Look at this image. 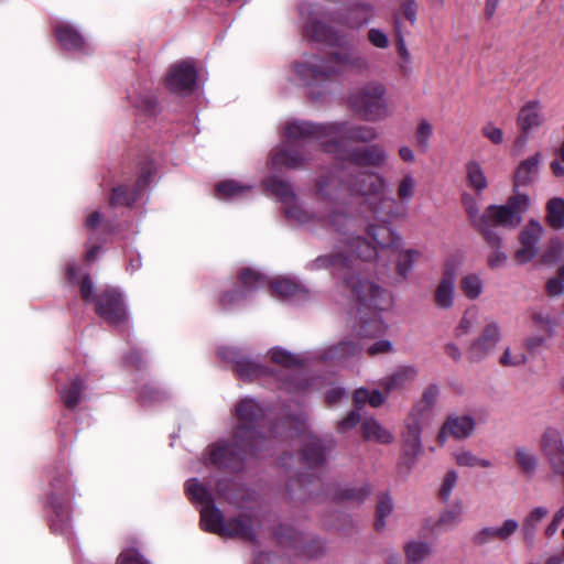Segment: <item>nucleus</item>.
Listing matches in <instances>:
<instances>
[{
	"mask_svg": "<svg viewBox=\"0 0 564 564\" xmlns=\"http://www.w3.org/2000/svg\"><path fill=\"white\" fill-rule=\"evenodd\" d=\"M305 158L300 155L297 150L294 149H280L272 155L274 166H284L295 169L302 165Z\"/></svg>",
	"mask_w": 564,
	"mask_h": 564,
	"instance_id": "37",
	"label": "nucleus"
},
{
	"mask_svg": "<svg viewBox=\"0 0 564 564\" xmlns=\"http://www.w3.org/2000/svg\"><path fill=\"white\" fill-rule=\"evenodd\" d=\"M432 133H433V128H432L431 123L426 120H421L417 126L416 133H415V139H416L417 145L420 148H422L423 150H426L429 148L430 138H431Z\"/></svg>",
	"mask_w": 564,
	"mask_h": 564,
	"instance_id": "61",
	"label": "nucleus"
},
{
	"mask_svg": "<svg viewBox=\"0 0 564 564\" xmlns=\"http://www.w3.org/2000/svg\"><path fill=\"white\" fill-rule=\"evenodd\" d=\"M185 488L188 498L200 507L213 503L210 492L197 479L188 480Z\"/></svg>",
	"mask_w": 564,
	"mask_h": 564,
	"instance_id": "42",
	"label": "nucleus"
},
{
	"mask_svg": "<svg viewBox=\"0 0 564 564\" xmlns=\"http://www.w3.org/2000/svg\"><path fill=\"white\" fill-rule=\"evenodd\" d=\"M549 514V510L545 507H535L533 508L524 518L522 524V533L524 539L528 542H532L534 539V534L538 530L541 521Z\"/></svg>",
	"mask_w": 564,
	"mask_h": 564,
	"instance_id": "31",
	"label": "nucleus"
},
{
	"mask_svg": "<svg viewBox=\"0 0 564 564\" xmlns=\"http://www.w3.org/2000/svg\"><path fill=\"white\" fill-rule=\"evenodd\" d=\"M530 208V197L525 193H513L505 204H492L485 209V218L489 229L492 226L509 229L517 228L522 223V216Z\"/></svg>",
	"mask_w": 564,
	"mask_h": 564,
	"instance_id": "5",
	"label": "nucleus"
},
{
	"mask_svg": "<svg viewBox=\"0 0 564 564\" xmlns=\"http://www.w3.org/2000/svg\"><path fill=\"white\" fill-rule=\"evenodd\" d=\"M368 235L381 249H390L392 247L398 248L400 238L386 225L367 228Z\"/></svg>",
	"mask_w": 564,
	"mask_h": 564,
	"instance_id": "30",
	"label": "nucleus"
},
{
	"mask_svg": "<svg viewBox=\"0 0 564 564\" xmlns=\"http://www.w3.org/2000/svg\"><path fill=\"white\" fill-rule=\"evenodd\" d=\"M367 205L369 212L382 223H388L400 215L397 199L386 193L369 198Z\"/></svg>",
	"mask_w": 564,
	"mask_h": 564,
	"instance_id": "18",
	"label": "nucleus"
},
{
	"mask_svg": "<svg viewBox=\"0 0 564 564\" xmlns=\"http://www.w3.org/2000/svg\"><path fill=\"white\" fill-rule=\"evenodd\" d=\"M502 339V327L496 319L489 318L468 346V357L473 361H480L490 356Z\"/></svg>",
	"mask_w": 564,
	"mask_h": 564,
	"instance_id": "8",
	"label": "nucleus"
},
{
	"mask_svg": "<svg viewBox=\"0 0 564 564\" xmlns=\"http://www.w3.org/2000/svg\"><path fill=\"white\" fill-rule=\"evenodd\" d=\"M486 243L490 248V253L487 258V264L491 270L501 269L507 265L508 254L503 250V240L501 236L494 229L482 234Z\"/></svg>",
	"mask_w": 564,
	"mask_h": 564,
	"instance_id": "20",
	"label": "nucleus"
},
{
	"mask_svg": "<svg viewBox=\"0 0 564 564\" xmlns=\"http://www.w3.org/2000/svg\"><path fill=\"white\" fill-rule=\"evenodd\" d=\"M477 322V312L475 310L466 311L458 324L454 328V336L458 339L469 335Z\"/></svg>",
	"mask_w": 564,
	"mask_h": 564,
	"instance_id": "45",
	"label": "nucleus"
},
{
	"mask_svg": "<svg viewBox=\"0 0 564 564\" xmlns=\"http://www.w3.org/2000/svg\"><path fill=\"white\" fill-rule=\"evenodd\" d=\"M94 285L89 276H85L80 282V294L84 301H95L93 295ZM96 311L107 322L118 325L126 317V308L121 295L112 291H106L96 299Z\"/></svg>",
	"mask_w": 564,
	"mask_h": 564,
	"instance_id": "7",
	"label": "nucleus"
},
{
	"mask_svg": "<svg viewBox=\"0 0 564 564\" xmlns=\"http://www.w3.org/2000/svg\"><path fill=\"white\" fill-rule=\"evenodd\" d=\"M467 185L474 192L480 194L488 187V180L481 164L475 160L465 164Z\"/></svg>",
	"mask_w": 564,
	"mask_h": 564,
	"instance_id": "25",
	"label": "nucleus"
},
{
	"mask_svg": "<svg viewBox=\"0 0 564 564\" xmlns=\"http://www.w3.org/2000/svg\"><path fill=\"white\" fill-rule=\"evenodd\" d=\"M528 321L532 329L552 337L556 326L552 311L547 307L534 306L528 311Z\"/></svg>",
	"mask_w": 564,
	"mask_h": 564,
	"instance_id": "23",
	"label": "nucleus"
},
{
	"mask_svg": "<svg viewBox=\"0 0 564 564\" xmlns=\"http://www.w3.org/2000/svg\"><path fill=\"white\" fill-rule=\"evenodd\" d=\"M348 259L341 256H323L318 257L314 262L313 267L316 269L333 268L335 270H341L348 267Z\"/></svg>",
	"mask_w": 564,
	"mask_h": 564,
	"instance_id": "54",
	"label": "nucleus"
},
{
	"mask_svg": "<svg viewBox=\"0 0 564 564\" xmlns=\"http://www.w3.org/2000/svg\"><path fill=\"white\" fill-rule=\"evenodd\" d=\"M361 348L354 344L350 340H345L339 343L338 345L329 347L323 355L322 358L327 359H336V360H346L350 357L359 355Z\"/></svg>",
	"mask_w": 564,
	"mask_h": 564,
	"instance_id": "33",
	"label": "nucleus"
},
{
	"mask_svg": "<svg viewBox=\"0 0 564 564\" xmlns=\"http://www.w3.org/2000/svg\"><path fill=\"white\" fill-rule=\"evenodd\" d=\"M236 414L241 422L235 435L237 443L235 445L217 444L212 446L208 455L209 460L215 465L227 466L229 456L236 455V449L240 446V443L247 441L251 445V441L257 434L250 423L262 414V410L254 400L242 399L237 404Z\"/></svg>",
	"mask_w": 564,
	"mask_h": 564,
	"instance_id": "3",
	"label": "nucleus"
},
{
	"mask_svg": "<svg viewBox=\"0 0 564 564\" xmlns=\"http://www.w3.org/2000/svg\"><path fill=\"white\" fill-rule=\"evenodd\" d=\"M336 156L351 164L369 167H382L389 160V153L379 144L355 148Z\"/></svg>",
	"mask_w": 564,
	"mask_h": 564,
	"instance_id": "12",
	"label": "nucleus"
},
{
	"mask_svg": "<svg viewBox=\"0 0 564 564\" xmlns=\"http://www.w3.org/2000/svg\"><path fill=\"white\" fill-rule=\"evenodd\" d=\"M463 293L470 300L478 299L484 290V282L479 274L468 273L460 280Z\"/></svg>",
	"mask_w": 564,
	"mask_h": 564,
	"instance_id": "40",
	"label": "nucleus"
},
{
	"mask_svg": "<svg viewBox=\"0 0 564 564\" xmlns=\"http://www.w3.org/2000/svg\"><path fill=\"white\" fill-rule=\"evenodd\" d=\"M199 512L200 525L205 531L223 536L252 538L250 519L248 517H240L239 519L225 522L220 511L213 503L200 507Z\"/></svg>",
	"mask_w": 564,
	"mask_h": 564,
	"instance_id": "6",
	"label": "nucleus"
},
{
	"mask_svg": "<svg viewBox=\"0 0 564 564\" xmlns=\"http://www.w3.org/2000/svg\"><path fill=\"white\" fill-rule=\"evenodd\" d=\"M463 202L470 221L481 232V235L490 230L488 221L485 218V212L482 214L479 213L477 203L470 196L464 197Z\"/></svg>",
	"mask_w": 564,
	"mask_h": 564,
	"instance_id": "41",
	"label": "nucleus"
},
{
	"mask_svg": "<svg viewBox=\"0 0 564 564\" xmlns=\"http://www.w3.org/2000/svg\"><path fill=\"white\" fill-rule=\"evenodd\" d=\"M196 84L195 66L189 61L173 65L166 75V87L175 93L188 94Z\"/></svg>",
	"mask_w": 564,
	"mask_h": 564,
	"instance_id": "14",
	"label": "nucleus"
},
{
	"mask_svg": "<svg viewBox=\"0 0 564 564\" xmlns=\"http://www.w3.org/2000/svg\"><path fill=\"white\" fill-rule=\"evenodd\" d=\"M481 134L495 145H500L505 141L502 130L494 122H487L481 127Z\"/></svg>",
	"mask_w": 564,
	"mask_h": 564,
	"instance_id": "60",
	"label": "nucleus"
},
{
	"mask_svg": "<svg viewBox=\"0 0 564 564\" xmlns=\"http://www.w3.org/2000/svg\"><path fill=\"white\" fill-rule=\"evenodd\" d=\"M527 361V355L519 347L506 346L499 357V364L503 367H522Z\"/></svg>",
	"mask_w": 564,
	"mask_h": 564,
	"instance_id": "44",
	"label": "nucleus"
},
{
	"mask_svg": "<svg viewBox=\"0 0 564 564\" xmlns=\"http://www.w3.org/2000/svg\"><path fill=\"white\" fill-rule=\"evenodd\" d=\"M546 221L554 229L564 228V199L552 198L546 205Z\"/></svg>",
	"mask_w": 564,
	"mask_h": 564,
	"instance_id": "36",
	"label": "nucleus"
},
{
	"mask_svg": "<svg viewBox=\"0 0 564 564\" xmlns=\"http://www.w3.org/2000/svg\"><path fill=\"white\" fill-rule=\"evenodd\" d=\"M236 371L239 375V377L245 379H251L258 376L261 372V369L259 366L251 361L241 360L236 361Z\"/></svg>",
	"mask_w": 564,
	"mask_h": 564,
	"instance_id": "63",
	"label": "nucleus"
},
{
	"mask_svg": "<svg viewBox=\"0 0 564 564\" xmlns=\"http://www.w3.org/2000/svg\"><path fill=\"white\" fill-rule=\"evenodd\" d=\"M305 441L303 458L312 465L321 464L325 458L321 441L312 435L305 436Z\"/></svg>",
	"mask_w": 564,
	"mask_h": 564,
	"instance_id": "39",
	"label": "nucleus"
},
{
	"mask_svg": "<svg viewBox=\"0 0 564 564\" xmlns=\"http://www.w3.org/2000/svg\"><path fill=\"white\" fill-rule=\"evenodd\" d=\"M453 459L456 465L460 467H481V468H490L492 463L490 459L478 458L473 452L467 448H458L453 453Z\"/></svg>",
	"mask_w": 564,
	"mask_h": 564,
	"instance_id": "35",
	"label": "nucleus"
},
{
	"mask_svg": "<svg viewBox=\"0 0 564 564\" xmlns=\"http://www.w3.org/2000/svg\"><path fill=\"white\" fill-rule=\"evenodd\" d=\"M497 527V540L507 541L509 540L519 529V523L514 519H507Z\"/></svg>",
	"mask_w": 564,
	"mask_h": 564,
	"instance_id": "62",
	"label": "nucleus"
},
{
	"mask_svg": "<svg viewBox=\"0 0 564 564\" xmlns=\"http://www.w3.org/2000/svg\"><path fill=\"white\" fill-rule=\"evenodd\" d=\"M269 188L271 192L281 198L284 203V213L288 218L294 219L300 224H310L312 220V216L307 210L303 209L294 198V194L292 192L291 186L282 181H272L269 183Z\"/></svg>",
	"mask_w": 564,
	"mask_h": 564,
	"instance_id": "13",
	"label": "nucleus"
},
{
	"mask_svg": "<svg viewBox=\"0 0 564 564\" xmlns=\"http://www.w3.org/2000/svg\"><path fill=\"white\" fill-rule=\"evenodd\" d=\"M274 293L282 297L294 296L299 291L300 286L289 278H279L272 283Z\"/></svg>",
	"mask_w": 564,
	"mask_h": 564,
	"instance_id": "53",
	"label": "nucleus"
},
{
	"mask_svg": "<svg viewBox=\"0 0 564 564\" xmlns=\"http://www.w3.org/2000/svg\"><path fill=\"white\" fill-rule=\"evenodd\" d=\"M421 422L411 420L403 433V442L409 453L416 455L421 451Z\"/></svg>",
	"mask_w": 564,
	"mask_h": 564,
	"instance_id": "38",
	"label": "nucleus"
},
{
	"mask_svg": "<svg viewBox=\"0 0 564 564\" xmlns=\"http://www.w3.org/2000/svg\"><path fill=\"white\" fill-rule=\"evenodd\" d=\"M417 257L419 252L412 249L399 251L397 264L399 274L405 278L412 269V264L417 259Z\"/></svg>",
	"mask_w": 564,
	"mask_h": 564,
	"instance_id": "51",
	"label": "nucleus"
},
{
	"mask_svg": "<svg viewBox=\"0 0 564 564\" xmlns=\"http://www.w3.org/2000/svg\"><path fill=\"white\" fill-rule=\"evenodd\" d=\"M393 511V503L389 497H381L376 512L375 527L378 531H381L386 528V519L391 516Z\"/></svg>",
	"mask_w": 564,
	"mask_h": 564,
	"instance_id": "50",
	"label": "nucleus"
},
{
	"mask_svg": "<svg viewBox=\"0 0 564 564\" xmlns=\"http://www.w3.org/2000/svg\"><path fill=\"white\" fill-rule=\"evenodd\" d=\"M406 564H423L431 555L432 549L423 541H412L404 546Z\"/></svg>",
	"mask_w": 564,
	"mask_h": 564,
	"instance_id": "34",
	"label": "nucleus"
},
{
	"mask_svg": "<svg viewBox=\"0 0 564 564\" xmlns=\"http://www.w3.org/2000/svg\"><path fill=\"white\" fill-rule=\"evenodd\" d=\"M306 34L316 41H326L330 44L338 43L332 30L321 22L311 23L306 28Z\"/></svg>",
	"mask_w": 564,
	"mask_h": 564,
	"instance_id": "46",
	"label": "nucleus"
},
{
	"mask_svg": "<svg viewBox=\"0 0 564 564\" xmlns=\"http://www.w3.org/2000/svg\"><path fill=\"white\" fill-rule=\"evenodd\" d=\"M457 481H458V474L455 470H448L445 474L444 479L441 485V488H440V497L444 501H447L451 498L452 492L457 485Z\"/></svg>",
	"mask_w": 564,
	"mask_h": 564,
	"instance_id": "58",
	"label": "nucleus"
},
{
	"mask_svg": "<svg viewBox=\"0 0 564 564\" xmlns=\"http://www.w3.org/2000/svg\"><path fill=\"white\" fill-rule=\"evenodd\" d=\"M388 186L386 177L378 172H370L362 175V178L355 183L354 192L369 198L386 192Z\"/></svg>",
	"mask_w": 564,
	"mask_h": 564,
	"instance_id": "22",
	"label": "nucleus"
},
{
	"mask_svg": "<svg viewBox=\"0 0 564 564\" xmlns=\"http://www.w3.org/2000/svg\"><path fill=\"white\" fill-rule=\"evenodd\" d=\"M250 187L242 186L235 181H225L218 184L217 194L220 198H235L242 196Z\"/></svg>",
	"mask_w": 564,
	"mask_h": 564,
	"instance_id": "49",
	"label": "nucleus"
},
{
	"mask_svg": "<svg viewBox=\"0 0 564 564\" xmlns=\"http://www.w3.org/2000/svg\"><path fill=\"white\" fill-rule=\"evenodd\" d=\"M355 402L357 404L369 403L371 406L378 408L384 402V395L379 390L369 391L360 388L355 392Z\"/></svg>",
	"mask_w": 564,
	"mask_h": 564,
	"instance_id": "48",
	"label": "nucleus"
},
{
	"mask_svg": "<svg viewBox=\"0 0 564 564\" xmlns=\"http://www.w3.org/2000/svg\"><path fill=\"white\" fill-rule=\"evenodd\" d=\"M541 161V154L534 155L521 161L514 172L513 176V193L519 192L520 186H527L534 182Z\"/></svg>",
	"mask_w": 564,
	"mask_h": 564,
	"instance_id": "21",
	"label": "nucleus"
},
{
	"mask_svg": "<svg viewBox=\"0 0 564 564\" xmlns=\"http://www.w3.org/2000/svg\"><path fill=\"white\" fill-rule=\"evenodd\" d=\"M137 197V194L126 186H118L113 188L110 198V204L113 206L130 205Z\"/></svg>",
	"mask_w": 564,
	"mask_h": 564,
	"instance_id": "55",
	"label": "nucleus"
},
{
	"mask_svg": "<svg viewBox=\"0 0 564 564\" xmlns=\"http://www.w3.org/2000/svg\"><path fill=\"white\" fill-rule=\"evenodd\" d=\"M270 356L273 362L284 367L295 366L301 362L300 358L295 355L290 354L286 350L274 348L270 351Z\"/></svg>",
	"mask_w": 564,
	"mask_h": 564,
	"instance_id": "57",
	"label": "nucleus"
},
{
	"mask_svg": "<svg viewBox=\"0 0 564 564\" xmlns=\"http://www.w3.org/2000/svg\"><path fill=\"white\" fill-rule=\"evenodd\" d=\"M564 257V241L557 237L549 240L545 249L541 254V262L553 264Z\"/></svg>",
	"mask_w": 564,
	"mask_h": 564,
	"instance_id": "43",
	"label": "nucleus"
},
{
	"mask_svg": "<svg viewBox=\"0 0 564 564\" xmlns=\"http://www.w3.org/2000/svg\"><path fill=\"white\" fill-rule=\"evenodd\" d=\"M475 420L469 415H449L437 435L438 442L444 445L447 437L462 441L470 437L475 431Z\"/></svg>",
	"mask_w": 564,
	"mask_h": 564,
	"instance_id": "16",
	"label": "nucleus"
},
{
	"mask_svg": "<svg viewBox=\"0 0 564 564\" xmlns=\"http://www.w3.org/2000/svg\"><path fill=\"white\" fill-rule=\"evenodd\" d=\"M464 513V506L462 502H456L453 508L444 511L440 517L438 523L442 527L449 528L462 521Z\"/></svg>",
	"mask_w": 564,
	"mask_h": 564,
	"instance_id": "52",
	"label": "nucleus"
},
{
	"mask_svg": "<svg viewBox=\"0 0 564 564\" xmlns=\"http://www.w3.org/2000/svg\"><path fill=\"white\" fill-rule=\"evenodd\" d=\"M564 447V438L560 429L546 426L540 437V448L544 456Z\"/></svg>",
	"mask_w": 564,
	"mask_h": 564,
	"instance_id": "29",
	"label": "nucleus"
},
{
	"mask_svg": "<svg viewBox=\"0 0 564 564\" xmlns=\"http://www.w3.org/2000/svg\"><path fill=\"white\" fill-rule=\"evenodd\" d=\"M417 181L412 172H405L395 183V199L400 204H409L415 196Z\"/></svg>",
	"mask_w": 564,
	"mask_h": 564,
	"instance_id": "28",
	"label": "nucleus"
},
{
	"mask_svg": "<svg viewBox=\"0 0 564 564\" xmlns=\"http://www.w3.org/2000/svg\"><path fill=\"white\" fill-rule=\"evenodd\" d=\"M321 220L323 221V225L338 232H340L343 228L347 227L351 223L345 214L339 212H333L325 218L323 217Z\"/></svg>",
	"mask_w": 564,
	"mask_h": 564,
	"instance_id": "56",
	"label": "nucleus"
},
{
	"mask_svg": "<svg viewBox=\"0 0 564 564\" xmlns=\"http://www.w3.org/2000/svg\"><path fill=\"white\" fill-rule=\"evenodd\" d=\"M544 235V227L535 219H530L519 231V248L513 259L519 264L532 261L539 253V245Z\"/></svg>",
	"mask_w": 564,
	"mask_h": 564,
	"instance_id": "10",
	"label": "nucleus"
},
{
	"mask_svg": "<svg viewBox=\"0 0 564 564\" xmlns=\"http://www.w3.org/2000/svg\"><path fill=\"white\" fill-rule=\"evenodd\" d=\"M460 267L456 257L447 259L443 267V276L435 290V303L441 308H451L455 299V280Z\"/></svg>",
	"mask_w": 564,
	"mask_h": 564,
	"instance_id": "11",
	"label": "nucleus"
},
{
	"mask_svg": "<svg viewBox=\"0 0 564 564\" xmlns=\"http://www.w3.org/2000/svg\"><path fill=\"white\" fill-rule=\"evenodd\" d=\"M328 126H339L341 127L340 131L336 134L328 135V144H336V148H330L332 151L329 153H334L338 155L344 153L341 151L339 141L349 140L356 142H371L378 138V132L375 128L368 126H356L348 128L345 123H329Z\"/></svg>",
	"mask_w": 564,
	"mask_h": 564,
	"instance_id": "15",
	"label": "nucleus"
},
{
	"mask_svg": "<svg viewBox=\"0 0 564 564\" xmlns=\"http://www.w3.org/2000/svg\"><path fill=\"white\" fill-rule=\"evenodd\" d=\"M351 252L365 260H371L377 256L376 247L371 246L368 241L360 237L352 238L348 241Z\"/></svg>",
	"mask_w": 564,
	"mask_h": 564,
	"instance_id": "47",
	"label": "nucleus"
},
{
	"mask_svg": "<svg viewBox=\"0 0 564 564\" xmlns=\"http://www.w3.org/2000/svg\"><path fill=\"white\" fill-rule=\"evenodd\" d=\"M514 460L520 470L527 476H533L540 465L538 455L528 446H518L514 449Z\"/></svg>",
	"mask_w": 564,
	"mask_h": 564,
	"instance_id": "26",
	"label": "nucleus"
},
{
	"mask_svg": "<svg viewBox=\"0 0 564 564\" xmlns=\"http://www.w3.org/2000/svg\"><path fill=\"white\" fill-rule=\"evenodd\" d=\"M341 127L339 126L312 124L293 120L285 123L284 137L289 141L314 138L327 152L332 151L330 145L328 144V135L338 133ZM332 148H336V144H332Z\"/></svg>",
	"mask_w": 564,
	"mask_h": 564,
	"instance_id": "9",
	"label": "nucleus"
},
{
	"mask_svg": "<svg viewBox=\"0 0 564 564\" xmlns=\"http://www.w3.org/2000/svg\"><path fill=\"white\" fill-rule=\"evenodd\" d=\"M56 37L65 50H83L84 37L68 23H59L55 28Z\"/></svg>",
	"mask_w": 564,
	"mask_h": 564,
	"instance_id": "24",
	"label": "nucleus"
},
{
	"mask_svg": "<svg viewBox=\"0 0 564 564\" xmlns=\"http://www.w3.org/2000/svg\"><path fill=\"white\" fill-rule=\"evenodd\" d=\"M350 107L365 120L378 121L390 115L382 83L370 82L352 91L348 98Z\"/></svg>",
	"mask_w": 564,
	"mask_h": 564,
	"instance_id": "4",
	"label": "nucleus"
},
{
	"mask_svg": "<svg viewBox=\"0 0 564 564\" xmlns=\"http://www.w3.org/2000/svg\"><path fill=\"white\" fill-rule=\"evenodd\" d=\"M118 564H148V562L137 550L129 549L120 554Z\"/></svg>",
	"mask_w": 564,
	"mask_h": 564,
	"instance_id": "64",
	"label": "nucleus"
},
{
	"mask_svg": "<svg viewBox=\"0 0 564 564\" xmlns=\"http://www.w3.org/2000/svg\"><path fill=\"white\" fill-rule=\"evenodd\" d=\"M240 280L245 288H259L267 283L265 278L252 269H245L240 273Z\"/></svg>",
	"mask_w": 564,
	"mask_h": 564,
	"instance_id": "59",
	"label": "nucleus"
},
{
	"mask_svg": "<svg viewBox=\"0 0 564 564\" xmlns=\"http://www.w3.org/2000/svg\"><path fill=\"white\" fill-rule=\"evenodd\" d=\"M85 389H86L85 380L82 379L80 377L74 378L69 382V384L66 386L61 391V397H62L64 404L70 409L76 408L82 401L83 392Z\"/></svg>",
	"mask_w": 564,
	"mask_h": 564,
	"instance_id": "32",
	"label": "nucleus"
},
{
	"mask_svg": "<svg viewBox=\"0 0 564 564\" xmlns=\"http://www.w3.org/2000/svg\"><path fill=\"white\" fill-rule=\"evenodd\" d=\"M545 121L542 105L539 100H529L519 109L516 123L523 134H530L540 129Z\"/></svg>",
	"mask_w": 564,
	"mask_h": 564,
	"instance_id": "17",
	"label": "nucleus"
},
{
	"mask_svg": "<svg viewBox=\"0 0 564 564\" xmlns=\"http://www.w3.org/2000/svg\"><path fill=\"white\" fill-rule=\"evenodd\" d=\"M368 68L367 57L356 51L349 50L336 53L330 61L325 62L316 56L308 57L305 62L296 64L295 70L303 78L317 79L341 70L361 73Z\"/></svg>",
	"mask_w": 564,
	"mask_h": 564,
	"instance_id": "2",
	"label": "nucleus"
},
{
	"mask_svg": "<svg viewBox=\"0 0 564 564\" xmlns=\"http://www.w3.org/2000/svg\"><path fill=\"white\" fill-rule=\"evenodd\" d=\"M346 284L357 304L354 317L356 335L361 338H375L382 335L387 325L379 313L391 307L390 294L378 285L355 275L350 276Z\"/></svg>",
	"mask_w": 564,
	"mask_h": 564,
	"instance_id": "1",
	"label": "nucleus"
},
{
	"mask_svg": "<svg viewBox=\"0 0 564 564\" xmlns=\"http://www.w3.org/2000/svg\"><path fill=\"white\" fill-rule=\"evenodd\" d=\"M417 370L413 366H400L391 375L384 377L380 386L386 395L409 387L416 378Z\"/></svg>",
	"mask_w": 564,
	"mask_h": 564,
	"instance_id": "19",
	"label": "nucleus"
},
{
	"mask_svg": "<svg viewBox=\"0 0 564 564\" xmlns=\"http://www.w3.org/2000/svg\"><path fill=\"white\" fill-rule=\"evenodd\" d=\"M361 426L364 437L368 441L389 444L394 438L393 434L373 417L366 419Z\"/></svg>",
	"mask_w": 564,
	"mask_h": 564,
	"instance_id": "27",
	"label": "nucleus"
}]
</instances>
